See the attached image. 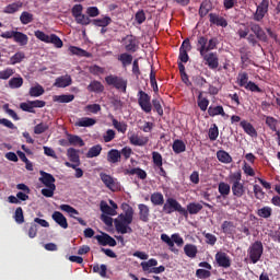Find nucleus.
Masks as SVG:
<instances>
[{
    "mask_svg": "<svg viewBox=\"0 0 280 280\" xmlns=\"http://www.w3.org/2000/svg\"><path fill=\"white\" fill-rule=\"evenodd\" d=\"M218 49V39L215 37L207 38V36L197 37V51H199L201 58H203L209 69H218L220 67V58L218 52H209Z\"/></svg>",
    "mask_w": 280,
    "mask_h": 280,
    "instance_id": "obj_1",
    "label": "nucleus"
},
{
    "mask_svg": "<svg viewBox=\"0 0 280 280\" xmlns=\"http://www.w3.org/2000/svg\"><path fill=\"white\" fill-rule=\"evenodd\" d=\"M122 211L124 213L119 214L118 218L114 220V224L117 233L126 235V233H132L130 224H132L135 218V209L130 205L124 203Z\"/></svg>",
    "mask_w": 280,
    "mask_h": 280,
    "instance_id": "obj_2",
    "label": "nucleus"
},
{
    "mask_svg": "<svg viewBox=\"0 0 280 280\" xmlns=\"http://www.w3.org/2000/svg\"><path fill=\"white\" fill-rule=\"evenodd\" d=\"M137 97H138V104L141 110H143V113H147V115H149V113H152V106H153L158 115H160V117H163V105H161V102H163L162 100L160 98L152 100V96H150L143 90H139Z\"/></svg>",
    "mask_w": 280,
    "mask_h": 280,
    "instance_id": "obj_3",
    "label": "nucleus"
},
{
    "mask_svg": "<svg viewBox=\"0 0 280 280\" xmlns=\"http://www.w3.org/2000/svg\"><path fill=\"white\" fill-rule=\"evenodd\" d=\"M230 183L232 185V194L235 198H242L246 194V187L242 183V171L234 172L229 175Z\"/></svg>",
    "mask_w": 280,
    "mask_h": 280,
    "instance_id": "obj_4",
    "label": "nucleus"
},
{
    "mask_svg": "<svg viewBox=\"0 0 280 280\" xmlns=\"http://www.w3.org/2000/svg\"><path fill=\"white\" fill-rule=\"evenodd\" d=\"M163 213L166 215H172V213H179V215H183L184 218H187V210L178 202V200L170 197L164 202V206L162 208Z\"/></svg>",
    "mask_w": 280,
    "mask_h": 280,
    "instance_id": "obj_5",
    "label": "nucleus"
},
{
    "mask_svg": "<svg viewBox=\"0 0 280 280\" xmlns=\"http://www.w3.org/2000/svg\"><path fill=\"white\" fill-rule=\"evenodd\" d=\"M248 257L252 264H257L261 260L264 255V243L261 241H255L247 249Z\"/></svg>",
    "mask_w": 280,
    "mask_h": 280,
    "instance_id": "obj_6",
    "label": "nucleus"
},
{
    "mask_svg": "<svg viewBox=\"0 0 280 280\" xmlns=\"http://www.w3.org/2000/svg\"><path fill=\"white\" fill-rule=\"evenodd\" d=\"M105 82L108 86H114V89L121 91V93H126V89H128V80L115 74L105 77Z\"/></svg>",
    "mask_w": 280,
    "mask_h": 280,
    "instance_id": "obj_7",
    "label": "nucleus"
},
{
    "mask_svg": "<svg viewBox=\"0 0 280 280\" xmlns=\"http://www.w3.org/2000/svg\"><path fill=\"white\" fill-rule=\"evenodd\" d=\"M122 45L126 49V51H130L131 54H135L137 49H139V40H137V37L133 35H127L122 38Z\"/></svg>",
    "mask_w": 280,
    "mask_h": 280,
    "instance_id": "obj_8",
    "label": "nucleus"
},
{
    "mask_svg": "<svg viewBox=\"0 0 280 280\" xmlns=\"http://www.w3.org/2000/svg\"><path fill=\"white\" fill-rule=\"evenodd\" d=\"M127 137L131 145H138L139 148H143V145H148V141H150L148 137H143V136L139 137V135L133 131H129L127 133Z\"/></svg>",
    "mask_w": 280,
    "mask_h": 280,
    "instance_id": "obj_9",
    "label": "nucleus"
},
{
    "mask_svg": "<svg viewBox=\"0 0 280 280\" xmlns=\"http://www.w3.org/2000/svg\"><path fill=\"white\" fill-rule=\"evenodd\" d=\"M269 5L270 2L268 0H262L257 7L256 12L254 13V21H264V16L268 14Z\"/></svg>",
    "mask_w": 280,
    "mask_h": 280,
    "instance_id": "obj_10",
    "label": "nucleus"
},
{
    "mask_svg": "<svg viewBox=\"0 0 280 280\" xmlns=\"http://www.w3.org/2000/svg\"><path fill=\"white\" fill-rule=\"evenodd\" d=\"M59 209H60L61 211H65L66 213H69V214H70V218H73L74 220H77V221L79 222V224H81V226H86V221H84V220H83L82 218H80V217H73V214H74V215H80V212H79L75 208L71 207L70 205L63 203V205H61V206L59 207Z\"/></svg>",
    "mask_w": 280,
    "mask_h": 280,
    "instance_id": "obj_11",
    "label": "nucleus"
},
{
    "mask_svg": "<svg viewBox=\"0 0 280 280\" xmlns=\"http://www.w3.org/2000/svg\"><path fill=\"white\" fill-rule=\"evenodd\" d=\"M187 51H191V42L189 38L184 39L179 47V60L180 62H189V55Z\"/></svg>",
    "mask_w": 280,
    "mask_h": 280,
    "instance_id": "obj_12",
    "label": "nucleus"
},
{
    "mask_svg": "<svg viewBox=\"0 0 280 280\" xmlns=\"http://www.w3.org/2000/svg\"><path fill=\"white\" fill-rule=\"evenodd\" d=\"M249 27H250V32L255 34L258 40H261L262 43H268V35H266V32L264 31V28H261L259 24L252 22L249 24Z\"/></svg>",
    "mask_w": 280,
    "mask_h": 280,
    "instance_id": "obj_13",
    "label": "nucleus"
},
{
    "mask_svg": "<svg viewBox=\"0 0 280 280\" xmlns=\"http://www.w3.org/2000/svg\"><path fill=\"white\" fill-rule=\"evenodd\" d=\"M214 259L220 268H231V258L224 252H218Z\"/></svg>",
    "mask_w": 280,
    "mask_h": 280,
    "instance_id": "obj_14",
    "label": "nucleus"
},
{
    "mask_svg": "<svg viewBox=\"0 0 280 280\" xmlns=\"http://www.w3.org/2000/svg\"><path fill=\"white\" fill-rule=\"evenodd\" d=\"M94 238L97 241L100 246H117V241L113 238V236L107 233H103V235H96Z\"/></svg>",
    "mask_w": 280,
    "mask_h": 280,
    "instance_id": "obj_15",
    "label": "nucleus"
},
{
    "mask_svg": "<svg viewBox=\"0 0 280 280\" xmlns=\"http://www.w3.org/2000/svg\"><path fill=\"white\" fill-rule=\"evenodd\" d=\"M100 178L102 183H104L105 187H107V189H110V191H115L117 189V182L115 180V178H113V176L106 173H101Z\"/></svg>",
    "mask_w": 280,
    "mask_h": 280,
    "instance_id": "obj_16",
    "label": "nucleus"
},
{
    "mask_svg": "<svg viewBox=\"0 0 280 280\" xmlns=\"http://www.w3.org/2000/svg\"><path fill=\"white\" fill-rule=\"evenodd\" d=\"M71 84H73L71 75L66 74L58 77L54 83V86H56L57 89H67V86H71Z\"/></svg>",
    "mask_w": 280,
    "mask_h": 280,
    "instance_id": "obj_17",
    "label": "nucleus"
},
{
    "mask_svg": "<svg viewBox=\"0 0 280 280\" xmlns=\"http://www.w3.org/2000/svg\"><path fill=\"white\" fill-rule=\"evenodd\" d=\"M40 176L39 182H42L46 187H56V177H54V175L45 171H40Z\"/></svg>",
    "mask_w": 280,
    "mask_h": 280,
    "instance_id": "obj_18",
    "label": "nucleus"
},
{
    "mask_svg": "<svg viewBox=\"0 0 280 280\" xmlns=\"http://www.w3.org/2000/svg\"><path fill=\"white\" fill-rule=\"evenodd\" d=\"M51 219L54 220V222H56V224H59L61 226V229H69V223L67 222V217L65 214H62V212L55 211L51 214Z\"/></svg>",
    "mask_w": 280,
    "mask_h": 280,
    "instance_id": "obj_19",
    "label": "nucleus"
},
{
    "mask_svg": "<svg viewBox=\"0 0 280 280\" xmlns=\"http://www.w3.org/2000/svg\"><path fill=\"white\" fill-rule=\"evenodd\" d=\"M138 210H139V220L144 223L150 222V207H148V205L140 203L138 205Z\"/></svg>",
    "mask_w": 280,
    "mask_h": 280,
    "instance_id": "obj_20",
    "label": "nucleus"
},
{
    "mask_svg": "<svg viewBox=\"0 0 280 280\" xmlns=\"http://www.w3.org/2000/svg\"><path fill=\"white\" fill-rule=\"evenodd\" d=\"M209 21L212 25H217L218 27H228L229 22L223 16H220L215 13L209 14Z\"/></svg>",
    "mask_w": 280,
    "mask_h": 280,
    "instance_id": "obj_21",
    "label": "nucleus"
},
{
    "mask_svg": "<svg viewBox=\"0 0 280 280\" xmlns=\"http://www.w3.org/2000/svg\"><path fill=\"white\" fill-rule=\"evenodd\" d=\"M187 218L190 215H198L202 211V203L190 202L186 206Z\"/></svg>",
    "mask_w": 280,
    "mask_h": 280,
    "instance_id": "obj_22",
    "label": "nucleus"
},
{
    "mask_svg": "<svg viewBox=\"0 0 280 280\" xmlns=\"http://www.w3.org/2000/svg\"><path fill=\"white\" fill-rule=\"evenodd\" d=\"M125 174H128V176L136 175L138 178H140V180H145V178H148V173L141 167L126 170Z\"/></svg>",
    "mask_w": 280,
    "mask_h": 280,
    "instance_id": "obj_23",
    "label": "nucleus"
},
{
    "mask_svg": "<svg viewBox=\"0 0 280 280\" xmlns=\"http://www.w3.org/2000/svg\"><path fill=\"white\" fill-rule=\"evenodd\" d=\"M150 200L154 207H163L165 205V197L160 191L151 194Z\"/></svg>",
    "mask_w": 280,
    "mask_h": 280,
    "instance_id": "obj_24",
    "label": "nucleus"
},
{
    "mask_svg": "<svg viewBox=\"0 0 280 280\" xmlns=\"http://www.w3.org/2000/svg\"><path fill=\"white\" fill-rule=\"evenodd\" d=\"M240 126L249 137H257V129H255L253 124L248 122V120H242L240 122Z\"/></svg>",
    "mask_w": 280,
    "mask_h": 280,
    "instance_id": "obj_25",
    "label": "nucleus"
},
{
    "mask_svg": "<svg viewBox=\"0 0 280 280\" xmlns=\"http://www.w3.org/2000/svg\"><path fill=\"white\" fill-rule=\"evenodd\" d=\"M95 124H97V120H95V118L83 117V118L79 119L74 124V126H77L79 128H91V126H95Z\"/></svg>",
    "mask_w": 280,
    "mask_h": 280,
    "instance_id": "obj_26",
    "label": "nucleus"
},
{
    "mask_svg": "<svg viewBox=\"0 0 280 280\" xmlns=\"http://www.w3.org/2000/svg\"><path fill=\"white\" fill-rule=\"evenodd\" d=\"M13 40H14V43L20 44L21 47H25V45H27V43H30V37H27V35H25L24 33L15 31V33L13 35Z\"/></svg>",
    "mask_w": 280,
    "mask_h": 280,
    "instance_id": "obj_27",
    "label": "nucleus"
},
{
    "mask_svg": "<svg viewBox=\"0 0 280 280\" xmlns=\"http://www.w3.org/2000/svg\"><path fill=\"white\" fill-rule=\"evenodd\" d=\"M107 161L108 163H119L121 161V152L117 149H112L107 152Z\"/></svg>",
    "mask_w": 280,
    "mask_h": 280,
    "instance_id": "obj_28",
    "label": "nucleus"
},
{
    "mask_svg": "<svg viewBox=\"0 0 280 280\" xmlns=\"http://www.w3.org/2000/svg\"><path fill=\"white\" fill-rule=\"evenodd\" d=\"M67 156L71 163H77L80 165V150L74 148H69L67 150Z\"/></svg>",
    "mask_w": 280,
    "mask_h": 280,
    "instance_id": "obj_29",
    "label": "nucleus"
},
{
    "mask_svg": "<svg viewBox=\"0 0 280 280\" xmlns=\"http://www.w3.org/2000/svg\"><path fill=\"white\" fill-rule=\"evenodd\" d=\"M100 209L103 215H117V210L108 206V202H106L105 200L101 201Z\"/></svg>",
    "mask_w": 280,
    "mask_h": 280,
    "instance_id": "obj_30",
    "label": "nucleus"
},
{
    "mask_svg": "<svg viewBox=\"0 0 280 280\" xmlns=\"http://www.w3.org/2000/svg\"><path fill=\"white\" fill-rule=\"evenodd\" d=\"M184 253L190 259H195L196 255H198V247L194 244H186L184 246Z\"/></svg>",
    "mask_w": 280,
    "mask_h": 280,
    "instance_id": "obj_31",
    "label": "nucleus"
},
{
    "mask_svg": "<svg viewBox=\"0 0 280 280\" xmlns=\"http://www.w3.org/2000/svg\"><path fill=\"white\" fill-rule=\"evenodd\" d=\"M217 159L218 161H220V163H233V158L231 156V154H229V152L224 150H220L217 152Z\"/></svg>",
    "mask_w": 280,
    "mask_h": 280,
    "instance_id": "obj_32",
    "label": "nucleus"
},
{
    "mask_svg": "<svg viewBox=\"0 0 280 280\" xmlns=\"http://www.w3.org/2000/svg\"><path fill=\"white\" fill-rule=\"evenodd\" d=\"M143 272H149L152 270V268L159 266V260H156L155 258H151L148 261H142L140 264Z\"/></svg>",
    "mask_w": 280,
    "mask_h": 280,
    "instance_id": "obj_33",
    "label": "nucleus"
},
{
    "mask_svg": "<svg viewBox=\"0 0 280 280\" xmlns=\"http://www.w3.org/2000/svg\"><path fill=\"white\" fill-rule=\"evenodd\" d=\"M265 124L272 132H279V130H277V126L279 124V120L277 118L272 116H265Z\"/></svg>",
    "mask_w": 280,
    "mask_h": 280,
    "instance_id": "obj_34",
    "label": "nucleus"
},
{
    "mask_svg": "<svg viewBox=\"0 0 280 280\" xmlns=\"http://www.w3.org/2000/svg\"><path fill=\"white\" fill-rule=\"evenodd\" d=\"M112 124L115 129H117L118 132H121V135H126L128 130V124L124 121L117 120V118H112Z\"/></svg>",
    "mask_w": 280,
    "mask_h": 280,
    "instance_id": "obj_35",
    "label": "nucleus"
},
{
    "mask_svg": "<svg viewBox=\"0 0 280 280\" xmlns=\"http://www.w3.org/2000/svg\"><path fill=\"white\" fill-rule=\"evenodd\" d=\"M92 23L96 27H108V25H110V23H113V19H110V16L106 15L103 19L93 20Z\"/></svg>",
    "mask_w": 280,
    "mask_h": 280,
    "instance_id": "obj_36",
    "label": "nucleus"
},
{
    "mask_svg": "<svg viewBox=\"0 0 280 280\" xmlns=\"http://www.w3.org/2000/svg\"><path fill=\"white\" fill-rule=\"evenodd\" d=\"M69 145H78L79 148H84V140L80 136L68 133Z\"/></svg>",
    "mask_w": 280,
    "mask_h": 280,
    "instance_id": "obj_37",
    "label": "nucleus"
},
{
    "mask_svg": "<svg viewBox=\"0 0 280 280\" xmlns=\"http://www.w3.org/2000/svg\"><path fill=\"white\" fill-rule=\"evenodd\" d=\"M45 94V88L43 85L37 84L35 86H32L28 91V95L31 97H40V95Z\"/></svg>",
    "mask_w": 280,
    "mask_h": 280,
    "instance_id": "obj_38",
    "label": "nucleus"
},
{
    "mask_svg": "<svg viewBox=\"0 0 280 280\" xmlns=\"http://www.w3.org/2000/svg\"><path fill=\"white\" fill-rule=\"evenodd\" d=\"M88 91H90L91 93H102L104 92V85L100 81H92L88 85Z\"/></svg>",
    "mask_w": 280,
    "mask_h": 280,
    "instance_id": "obj_39",
    "label": "nucleus"
},
{
    "mask_svg": "<svg viewBox=\"0 0 280 280\" xmlns=\"http://www.w3.org/2000/svg\"><path fill=\"white\" fill-rule=\"evenodd\" d=\"M221 231L225 235H233V231H235V224L233 221H224L221 225Z\"/></svg>",
    "mask_w": 280,
    "mask_h": 280,
    "instance_id": "obj_40",
    "label": "nucleus"
},
{
    "mask_svg": "<svg viewBox=\"0 0 280 280\" xmlns=\"http://www.w3.org/2000/svg\"><path fill=\"white\" fill-rule=\"evenodd\" d=\"M208 115L210 117H217V115H222V117H224V115H226V113H224V107H222V105H218L215 107L210 106L208 108Z\"/></svg>",
    "mask_w": 280,
    "mask_h": 280,
    "instance_id": "obj_41",
    "label": "nucleus"
},
{
    "mask_svg": "<svg viewBox=\"0 0 280 280\" xmlns=\"http://www.w3.org/2000/svg\"><path fill=\"white\" fill-rule=\"evenodd\" d=\"M102 154V147L101 144H95L91 147L86 153L88 159H95L96 156H100Z\"/></svg>",
    "mask_w": 280,
    "mask_h": 280,
    "instance_id": "obj_42",
    "label": "nucleus"
},
{
    "mask_svg": "<svg viewBox=\"0 0 280 280\" xmlns=\"http://www.w3.org/2000/svg\"><path fill=\"white\" fill-rule=\"evenodd\" d=\"M118 60L121 62L122 67H130V65H132V55L122 52L118 56Z\"/></svg>",
    "mask_w": 280,
    "mask_h": 280,
    "instance_id": "obj_43",
    "label": "nucleus"
},
{
    "mask_svg": "<svg viewBox=\"0 0 280 280\" xmlns=\"http://www.w3.org/2000/svg\"><path fill=\"white\" fill-rule=\"evenodd\" d=\"M185 150H187V145H185L183 140H175L173 142V152H175V154H182Z\"/></svg>",
    "mask_w": 280,
    "mask_h": 280,
    "instance_id": "obj_44",
    "label": "nucleus"
},
{
    "mask_svg": "<svg viewBox=\"0 0 280 280\" xmlns=\"http://www.w3.org/2000/svg\"><path fill=\"white\" fill-rule=\"evenodd\" d=\"M20 21H21L22 25H30V23H32L34 21V14H32L27 11H23L20 15Z\"/></svg>",
    "mask_w": 280,
    "mask_h": 280,
    "instance_id": "obj_45",
    "label": "nucleus"
},
{
    "mask_svg": "<svg viewBox=\"0 0 280 280\" xmlns=\"http://www.w3.org/2000/svg\"><path fill=\"white\" fill-rule=\"evenodd\" d=\"M73 100H75L73 94H62L55 96V102H59L60 104H69V102H73Z\"/></svg>",
    "mask_w": 280,
    "mask_h": 280,
    "instance_id": "obj_46",
    "label": "nucleus"
},
{
    "mask_svg": "<svg viewBox=\"0 0 280 280\" xmlns=\"http://www.w3.org/2000/svg\"><path fill=\"white\" fill-rule=\"evenodd\" d=\"M197 104H198V107L200 108V110H202L205 113V110H207V108H209V98L202 97V92H200L198 95Z\"/></svg>",
    "mask_w": 280,
    "mask_h": 280,
    "instance_id": "obj_47",
    "label": "nucleus"
},
{
    "mask_svg": "<svg viewBox=\"0 0 280 280\" xmlns=\"http://www.w3.org/2000/svg\"><path fill=\"white\" fill-rule=\"evenodd\" d=\"M23 86V79L21 77H13L9 80V89H21Z\"/></svg>",
    "mask_w": 280,
    "mask_h": 280,
    "instance_id": "obj_48",
    "label": "nucleus"
},
{
    "mask_svg": "<svg viewBox=\"0 0 280 280\" xmlns=\"http://www.w3.org/2000/svg\"><path fill=\"white\" fill-rule=\"evenodd\" d=\"M25 60V52L18 51L10 58V65H19Z\"/></svg>",
    "mask_w": 280,
    "mask_h": 280,
    "instance_id": "obj_49",
    "label": "nucleus"
},
{
    "mask_svg": "<svg viewBox=\"0 0 280 280\" xmlns=\"http://www.w3.org/2000/svg\"><path fill=\"white\" fill-rule=\"evenodd\" d=\"M219 194L223 196V198H226V196L231 194V185L224 182L219 183Z\"/></svg>",
    "mask_w": 280,
    "mask_h": 280,
    "instance_id": "obj_50",
    "label": "nucleus"
},
{
    "mask_svg": "<svg viewBox=\"0 0 280 280\" xmlns=\"http://www.w3.org/2000/svg\"><path fill=\"white\" fill-rule=\"evenodd\" d=\"M13 218H14V221L16 222V224H23V222H25V215L23 214V208L18 207L15 209Z\"/></svg>",
    "mask_w": 280,
    "mask_h": 280,
    "instance_id": "obj_51",
    "label": "nucleus"
},
{
    "mask_svg": "<svg viewBox=\"0 0 280 280\" xmlns=\"http://www.w3.org/2000/svg\"><path fill=\"white\" fill-rule=\"evenodd\" d=\"M22 3L13 2L11 4H8L4 8V14H14L15 12H19V9L22 7Z\"/></svg>",
    "mask_w": 280,
    "mask_h": 280,
    "instance_id": "obj_52",
    "label": "nucleus"
},
{
    "mask_svg": "<svg viewBox=\"0 0 280 280\" xmlns=\"http://www.w3.org/2000/svg\"><path fill=\"white\" fill-rule=\"evenodd\" d=\"M208 137L210 141H215L218 137H220V129H218V125H213L209 131H208Z\"/></svg>",
    "mask_w": 280,
    "mask_h": 280,
    "instance_id": "obj_53",
    "label": "nucleus"
},
{
    "mask_svg": "<svg viewBox=\"0 0 280 280\" xmlns=\"http://www.w3.org/2000/svg\"><path fill=\"white\" fill-rule=\"evenodd\" d=\"M48 43H50L51 45H55V47H57V49H61V47L65 45L62 43V39H60L58 37V35H56V34L50 35Z\"/></svg>",
    "mask_w": 280,
    "mask_h": 280,
    "instance_id": "obj_54",
    "label": "nucleus"
},
{
    "mask_svg": "<svg viewBox=\"0 0 280 280\" xmlns=\"http://www.w3.org/2000/svg\"><path fill=\"white\" fill-rule=\"evenodd\" d=\"M254 196L257 200H264L266 198V192L259 185H254Z\"/></svg>",
    "mask_w": 280,
    "mask_h": 280,
    "instance_id": "obj_55",
    "label": "nucleus"
},
{
    "mask_svg": "<svg viewBox=\"0 0 280 280\" xmlns=\"http://www.w3.org/2000/svg\"><path fill=\"white\" fill-rule=\"evenodd\" d=\"M152 159L155 167H163V155H161V153L153 151Z\"/></svg>",
    "mask_w": 280,
    "mask_h": 280,
    "instance_id": "obj_56",
    "label": "nucleus"
},
{
    "mask_svg": "<svg viewBox=\"0 0 280 280\" xmlns=\"http://www.w3.org/2000/svg\"><path fill=\"white\" fill-rule=\"evenodd\" d=\"M69 51L72 56H81V57L88 56L89 54L86 52V50L75 46H70Z\"/></svg>",
    "mask_w": 280,
    "mask_h": 280,
    "instance_id": "obj_57",
    "label": "nucleus"
},
{
    "mask_svg": "<svg viewBox=\"0 0 280 280\" xmlns=\"http://www.w3.org/2000/svg\"><path fill=\"white\" fill-rule=\"evenodd\" d=\"M257 215H259V218L268 219L270 215H272V208L264 207L258 210Z\"/></svg>",
    "mask_w": 280,
    "mask_h": 280,
    "instance_id": "obj_58",
    "label": "nucleus"
},
{
    "mask_svg": "<svg viewBox=\"0 0 280 280\" xmlns=\"http://www.w3.org/2000/svg\"><path fill=\"white\" fill-rule=\"evenodd\" d=\"M245 89L247 91H252V93H264V90H261V88H259V85H257L255 82L249 81L246 85Z\"/></svg>",
    "mask_w": 280,
    "mask_h": 280,
    "instance_id": "obj_59",
    "label": "nucleus"
},
{
    "mask_svg": "<svg viewBox=\"0 0 280 280\" xmlns=\"http://www.w3.org/2000/svg\"><path fill=\"white\" fill-rule=\"evenodd\" d=\"M14 74V69L5 68L4 70L0 71V80H10Z\"/></svg>",
    "mask_w": 280,
    "mask_h": 280,
    "instance_id": "obj_60",
    "label": "nucleus"
},
{
    "mask_svg": "<svg viewBox=\"0 0 280 280\" xmlns=\"http://www.w3.org/2000/svg\"><path fill=\"white\" fill-rule=\"evenodd\" d=\"M197 279H209L211 277V270L209 269H197L196 270Z\"/></svg>",
    "mask_w": 280,
    "mask_h": 280,
    "instance_id": "obj_61",
    "label": "nucleus"
},
{
    "mask_svg": "<svg viewBox=\"0 0 280 280\" xmlns=\"http://www.w3.org/2000/svg\"><path fill=\"white\" fill-rule=\"evenodd\" d=\"M49 130V125L40 122L34 127L35 135H43V132H47Z\"/></svg>",
    "mask_w": 280,
    "mask_h": 280,
    "instance_id": "obj_62",
    "label": "nucleus"
},
{
    "mask_svg": "<svg viewBox=\"0 0 280 280\" xmlns=\"http://www.w3.org/2000/svg\"><path fill=\"white\" fill-rule=\"evenodd\" d=\"M108 270V268L106 267V265H94L93 266V272L98 273L101 277H106V271Z\"/></svg>",
    "mask_w": 280,
    "mask_h": 280,
    "instance_id": "obj_63",
    "label": "nucleus"
},
{
    "mask_svg": "<svg viewBox=\"0 0 280 280\" xmlns=\"http://www.w3.org/2000/svg\"><path fill=\"white\" fill-rule=\"evenodd\" d=\"M78 25H91V19L86 16L85 14L79 15L78 18H74Z\"/></svg>",
    "mask_w": 280,
    "mask_h": 280,
    "instance_id": "obj_64",
    "label": "nucleus"
}]
</instances>
